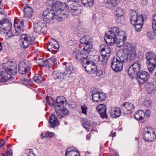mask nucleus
<instances>
[{
	"label": "nucleus",
	"mask_w": 156,
	"mask_h": 156,
	"mask_svg": "<svg viewBox=\"0 0 156 156\" xmlns=\"http://www.w3.org/2000/svg\"><path fill=\"white\" fill-rule=\"evenodd\" d=\"M119 29L118 27H114L112 28L111 30L107 33L104 36L105 42L111 46L116 43L117 47L119 48L123 45L124 46L126 43H126L125 44L123 40L119 38Z\"/></svg>",
	"instance_id": "2"
},
{
	"label": "nucleus",
	"mask_w": 156,
	"mask_h": 156,
	"mask_svg": "<svg viewBox=\"0 0 156 156\" xmlns=\"http://www.w3.org/2000/svg\"><path fill=\"white\" fill-rule=\"evenodd\" d=\"M47 136L49 137L50 138L53 137L54 136V133L52 132H50L49 131L47 132Z\"/></svg>",
	"instance_id": "54"
},
{
	"label": "nucleus",
	"mask_w": 156,
	"mask_h": 156,
	"mask_svg": "<svg viewBox=\"0 0 156 156\" xmlns=\"http://www.w3.org/2000/svg\"><path fill=\"white\" fill-rule=\"evenodd\" d=\"M66 156H80V153L73 147H68L65 153Z\"/></svg>",
	"instance_id": "20"
},
{
	"label": "nucleus",
	"mask_w": 156,
	"mask_h": 156,
	"mask_svg": "<svg viewBox=\"0 0 156 156\" xmlns=\"http://www.w3.org/2000/svg\"><path fill=\"white\" fill-rule=\"evenodd\" d=\"M135 108L134 105L129 102H125L121 105L122 112L125 115L132 113Z\"/></svg>",
	"instance_id": "10"
},
{
	"label": "nucleus",
	"mask_w": 156,
	"mask_h": 156,
	"mask_svg": "<svg viewBox=\"0 0 156 156\" xmlns=\"http://www.w3.org/2000/svg\"><path fill=\"white\" fill-rule=\"evenodd\" d=\"M5 141L4 140H2L0 141V147H2L5 143Z\"/></svg>",
	"instance_id": "57"
},
{
	"label": "nucleus",
	"mask_w": 156,
	"mask_h": 156,
	"mask_svg": "<svg viewBox=\"0 0 156 156\" xmlns=\"http://www.w3.org/2000/svg\"><path fill=\"white\" fill-rule=\"evenodd\" d=\"M115 132H113V131H112L111 133L110 134L109 136H112V137H114L115 136Z\"/></svg>",
	"instance_id": "59"
},
{
	"label": "nucleus",
	"mask_w": 156,
	"mask_h": 156,
	"mask_svg": "<svg viewBox=\"0 0 156 156\" xmlns=\"http://www.w3.org/2000/svg\"><path fill=\"white\" fill-rule=\"evenodd\" d=\"M125 11L124 10L120 7L116 8L113 12V14L116 17L123 16L124 15Z\"/></svg>",
	"instance_id": "31"
},
{
	"label": "nucleus",
	"mask_w": 156,
	"mask_h": 156,
	"mask_svg": "<svg viewBox=\"0 0 156 156\" xmlns=\"http://www.w3.org/2000/svg\"><path fill=\"white\" fill-rule=\"evenodd\" d=\"M34 41L33 37L26 34H22L20 37L19 44L21 47L24 49L28 48L30 45L33 44Z\"/></svg>",
	"instance_id": "5"
},
{
	"label": "nucleus",
	"mask_w": 156,
	"mask_h": 156,
	"mask_svg": "<svg viewBox=\"0 0 156 156\" xmlns=\"http://www.w3.org/2000/svg\"><path fill=\"white\" fill-rule=\"evenodd\" d=\"M147 63L149 72L151 73H153L154 69L156 67V58L149 61H147Z\"/></svg>",
	"instance_id": "23"
},
{
	"label": "nucleus",
	"mask_w": 156,
	"mask_h": 156,
	"mask_svg": "<svg viewBox=\"0 0 156 156\" xmlns=\"http://www.w3.org/2000/svg\"><path fill=\"white\" fill-rule=\"evenodd\" d=\"M87 62L83 63L82 65L86 71L89 73L95 72L97 69V67L95 63L92 61H89V60H87Z\"/></svg>",
	"instance_id": "11"
},
{
	"label": "nucleus",
	"mask_w": 156,
	"mask_h": 156,
	"mask_svg": "<svg viewBox=\"0 0 156 156\" xmlns=\"http://www.w3.org/2000/svg\"><path fill=\"white\" fill-rule=\"evenodd\" d=\"M52 76L54 79L58 80H60L64 79L62 73L57 71H54L53 72Z\"/></svg>",
	"instance_id": "33"
},
{
	"label": "nucleus",
	"mask_w": 156,
	"mask_h": 156,
	"mask_svg": "<svg viewBox=\"0 0 156 156\" xmlns=\"http://www.w3.org/2000/svg\"><path fill=\"white\" fill-rule=\"evenodd\" d=\"M122 112L121 109L118 108H112L110 111V115L112 118H116L119 117Z\"/></svg>",
	"instance_id": "28"
},
{
	"label": "nucleus",
	"mask_w": 156,
	"mask_h": 156,
	"mask_svg": "<svg viewBox=\"0 0 156 156\" xmlns=\"http://www.w3.org/2000/svg\"><path fill=\"white\" fill-rule=\"evenodd\" d=\"M6 72H8L9 73L15 75L16 74L17 72V68H15L13 69H11V68H9V70H6Z\"/></svg>",
	"instance_id": "49"
},
{
	"label": "nucleus",
	"mask_w": 156,
	"mask_h": 156,
	"mask_svg": "<svg viewBox=\"0 0 156 156\" xmlns=\"http://www.w3.org/2000/svg\"><path fill=\"white\" fill-rule=\"evenodd\" d=\"M92 99L94 101L98 102L104 101L106 98L105 94L101 93L98 91H92Z\"/></svg>",
	"instance_id": "13"
},
{
	"label": "nucleus",
	"mask_w": 156,
	"mask_h": 156,
	"mask_svg": "<svg viewBox=\"0 0 156 156\" xmlns=\"http://www.w3.org/2000/svg\"><path fill=\"white\" fill-rule=\"evenodd\" d=\"M3 12V9L0 8V14H2Z\"/></svg>",
	"instance_id": "63"
},
{
	"label": "nucleus",
	"mask_w": 156,
	"mask_h": 156,
	"mask_svg": "<svg viewBox=\"0 0 156 156\" xmlns=\"http://www.w3.org/2000/svg\"><path fill=\"white\" fill-rule=\"evenodd\" d=\"M82 112L84 114H87V107L85 105H83L81 107Z\"/></svg>",
	"instance_id": "51"
},
{
	"label": "nucleus",
	"mask_w": 156,
	"mask_h": 156,
	"mask_svg": "<svg viewBox=\"0 0 156 156\" xmlns=\"http://www.w3.org/2000/svg\"><path fill=\"white\" fill-rule=\"evenodd\" d=\"M154 84L153 83H148L145 85L146 89L149 93L154 92L156 90Z\"/></svg>",
	"instance_id": "34"
},
{
	"label": "nucleus",
	"mask_w": 156,
	"mask_h": 156,
	"mask_svg": "<svg viewBox=\"0 0 156 156\" xmlns=\"http://www.w3.org/2000/svg\"><path fill=\"white\" fill-rule=\"evenodd\" d=\"M116 58L120 62L125 63L127 62L128 58L130 61H133L136 55L135 47L131 43L125 44L121 52V54Z\"/></svg>",
	"instance_id": "3"
},
{
	"label": "nucleus",
	"mask_w": 156,
	"mask_h": 156,
	"mask_svg": "<svg viewBox=\"0 0 156 156\" xmlns=\"http://www.w3.org/2000/svg\"><path fill=\"white\" fill-rule=\"evenodd\" d=\"M3 22L4 23L2 26L3 27L0 29V34H5L7 31L11 30L12 27V24L7 19L5 18L3 19Z\"/></svg>",
	"instance_id": "17"
},
{
	"label": "nucleus",
	"mask_w": 156,
	"mask_h": 156,
	"mask_svg": "<svg viewBox=\"0 0 156 156\" xmlns=\"http://www.w3.org/2000/svg\"><path fill=\"white\" fill-rule=\"evenodd\" d=\"M150 114V111L149 109H146V112L145 115L146 114V116H149Z\"/></svg>",
	"instance_id": "60"
},
{
	"label": "nucleus",
	"mask_w": 156,
	"mask_h": 156,
	"mask_svg": "<svg viewBox=\"0 0 156 156\" xmlns=\"http://www.w3.org/2000/svg\"><path fill=\"white\" fill-rule=\"evenodd\" d=\"M2 43L0 42V51H1L2 49Z\"/></svg>",
	"instance_id": "64"
},
{
	"label": "nucleus",
	"mask_w": 156,
	"mask_h": 156,
	"mask_svg": "<svg viewBox=\"0 0 156 156\" xmlns=\"http://www.w3.org/2000/svg\"><path fill=\"white\" fill-rule=\"evenodd\" d=\"M82 3L84 6L88 7H90L93 5L94 0H81Z\"/></svg>",
	"instance_id": "39"
},
{
	"label": "nucleus",
	"mask_w": 156,
	"mask_h": 156,
	"mask_svg": "<svg viewBox=\"0 0 156 156\" xmlns=\"http://www.w3.org/2000/svg\"><path fill=\"white\" fill-rule=\"evenodd\" d=\"M11 68V69H13L15 68H17V66L15 63L11 62L9 66H8L5 69L6 70H9V68Z\"/></svg>",
	"instance_id": "47"
},
{
	"label": "nucleus",
	"mask_w": 156,
	"mask_h": 156,
	"mask_svg": "<svg viewBox=\"0 0 156 156\" xmlns=\"http://www.w3.org/2000/svg\"><path fill=\"white\" fill-rule=\"evenodd\" d=\"M155 58H156V56L155 54L152 51L148 52L146 55L147 61H149Z\"/></svg>",
	"instance_id": "43"
},
{
	"label": "nucleus",
	"mask_w": 156,
	"mask_h": 156,
	"mask_svg": "<svg viewBox=\"0 0 156 156\" xmlns=\"http://www.w3.org/2000/svg\"><path fill=\"white\" fill-rule=\"evenodd\" d=\"M71 12L73 10H76V9H79V8L77 7L76 5H75L74 4H72L71 5Z\"/></svg>",
	"instance_id": "53"
},
{
	"label": "nucleus",
	"mask_w": 156,
	"mask_h": 156,
	"mask_svg": "<svg viewBox=\"0 0 156 156\" xmlns=\"http://www.w3.org/2000/svg\"><path fill=\"white\" fill-rule=\"evenodd\" d=\"M56 112L58 118L61 119L68 113V111L64 107L60 106L56 109Z\"/></svg>",
	"instance_id": "22"
},
{
	"label": "nucleus",
	"mask_w": 156,
	"mask_h": 156,
	"mask_svg": "<svg viewBox=\"0 0 156 156\" xmlns=\"http://www.w3.org/2000/svg\"><path fill=\"white\" fill-rule=\"evenodd\" d=\"M3 19L2 20H0V27H1L3 26Z\"/></svg>",
	"instance_id": "62"
},
{
	"label": "nucleus",
	"mask_w": 156,
	"mask_h": 156,
	"mask_svg": "<svg viewBox=\"0 0 156 156\" xmlns=\"http://www.w3.org/2000/svg\"><path fill=\"white\" fill-rule=\"evenodd\" d=\"M149 78V75L147 72L143 71L137 76V80L139 83L143 84Z\"/></svg>",
	"instance_id": "15"
},
{
	"label": "nucleus",
	"mask_w": 156,
	"mask_h": 156,
	"mask_svg": "<svg viewBox=\"0 0 156 156\" xmlns=\"http://www.w3.org/2000/svg\"><path fill=\"white\" fill-rule=\"evenodd\" d=\"M81 122L82 126L86 130H89L90 129V124L87 119L85 118L83 119L82 120Z\"/></svg>",
	"instance_id": "37"
},
{
	"label": "nucleus",
	"mask_w": 156,
	"mask_h": 156,
	"mask_svg": "<svg viewBox=\"0 0 156 156\" xmlns=\"http://www.w3.org/2000/svg\"><path fill=\"white\" fill-rule=\"evenodd\" d=\"M111 66L115 72H119L123 69V63L119 61L116 57H114L112 59Z\"/></svg>",
	"instance_id": "12"
},
{
	"label": "nucleus",
	"mask_w": 156,
	"mask_h": 156,
	"mask_svg": "<svg viewBox=\"0 0 156 156\" xmlns=\"http://www.w3.org/2000/svg\"><path fill=\"white\" fill-rule=\"evenodd\" d=\"M24 12L25 17L28 18L31 17L34 14L33 9L29 6L26 7L24 8Z\"/></svg>",
	"instance_id": "30"
},
{
	"label": "nucleus",
	"mask_w": 156,
	"mask_h": 156,
	"mask_svg": "<svg viewBox=\"0 0 156 156\" xmlns=\"http://www.w3.org/2000/svg\"><path fill=\"white\" fill-rule=\"evenodd\" d=\"M95 72L96 73V75L98 76H101L103 74L102 71L100 69H97Z\"/></svg>",
	"instance_id": "52"
},
{
	"label": "nucleus",
	"mask_w": 156,
	"mask_h": 156,
	"mask_svg": "<svg viewBox=\"0 0 156 156\" xmlns=\"http://www.w3.org/2000/svg\"><path fill=\"white\" fill-rule=\"evenodd\" d=\"M34 80L37 83H40L44 81V79L41 75L35 74L33 77Z\"/></svg>",
	"instance_id": "41"
},
{
	"label": "nucleus",
	"mask_w": 156,
	"mask_h": 156,
	"mask_svg": "<svg viewBox=\"0 0 156 156\" xmlns=\"http://www.w3.org/2000/svg\"><path fill=\"white\" fill-rule=\"evenodd\" d=\"M152 23L153 30L156 35V14H154L153 16Z\"/></svg>",
	"instance_id": "45"
},
{
	"label": "nucleus",
	"mask_w": 156,
	"mask_h": 156,
	"mask_svg": "<svg viewBox=\"0 0 156 156\" xmlns=\"http://www.w3.org/2000/svg\"><path fill=\"white\" fill-rule=\"evenodd\" d=\"M110 52L111 48L109 46L107 47L103 48L101 49V52H102V53L105 54L106 55H108V57L109 58L110 55Z\"/></svg>",
	"instance_id": "40"
},
{
	"label": "nucleus",
	"mask_w": 156,
	"mask_h": 156,
	"mask_svg": "<svg viewBox=\"0 0 156 156\" xmlns=\"http://www.w3.org/2000/svg\"><path fill=\"white\" fill-rule=\"evenodd\" d=\"M45 25L44 23L41 21L35 23L34 26V31L39 34L41 32H45L46 27H45Z\"/></svg>",
	"instance_id": "19"
},
{
	"label": "nucleus",
	"mask_w": 156,
	"mask_h": 156,
	"mask_svg": "<svg viewBox=\"0 0 156 156\" xmlns=\"http://www.w3.org/2000/svg\"><path fill=\"white\" fill-rule=\"evenodd\" d=\"M90 52H89L87 53V51H85L83 50V48L82 52L78 50H76L73 52V56L78 61L82 64L85 63V62H87V60H89L90 57H89L88 55Z\"/></svg>",
	"instance_id": "4"
},
{
	"label": "nucleus",
	"mask_w": 156,
	"mask_h": 156,
	"mask_svg": "<svg viewBox=\"0 0 156 156\" xmlns=\"http://www.w3.org/2000/svg\"><path fill=\"white\" fill-rule=\"evenodd\" d=\"M25 153L27 156H36L31 149H26Z\"/></svg>",
	"instance_id": "46"
},
{
	"label": "nucleus",
	"mask_w": 156,
	"mask_h": 156,
	"mask_svg": "<svg viewBox=\"0 0 156 156\" xmlns=\"http://www.w3.org/2000/svg\"><path fill=\"white\" fill-rule=\"evenodd\" d=\"M47 102L49 105L53 104L54 103V100L53 98L51 97H49L46 98Z\"/></svg>",
	"instance_id": "48"
},
{
	"label": "nucleus",
	"mask_w": 156,
	"mask_h": 156,
	"mask_svg": "<svg viewBox=\"0 0 156 156\" xmlns=\"http://www.w3.org/2000/svg\"><path fill=\"white\" fill-rule=\"evenodd\" d=\"M66 101V98L62 96L57 97L56 100V103L58 104L57 105L58 106L63 105Z\"/></svg>",
	"instance_id": "36"
},
{
	"label": "nucleus",
	"mask_w": 156,
	"mask_h": 156,
	"mask_svg": "<svg viewBox=\"0 0 156 156\" xmlns=\"http://www.w3.org/2000/svg\"><path fill=\"white\" fill-rule=\"evenodd\" d=\"M119 38L120 39V40H122L123 41V42H124L125 41H126V36H121L119 35Z\"/></svg>",
	"instance_id": "55"
},
{
	"label": "nucleus",
	"mask_w": 156,
	"mask_h": 156,
	"mask_svg": "<svg viewBox=\"0 0 156 156\" xmlns=\"http://www.w3.org/2000/svg\"><path fill=\"white\" fill-rule=\"evenodd\" d=\"M130 22L131 24L134 25L136 23L142 22L141 20L144 19L142 15H140L138 16L137 13L136 12H132L130 17Z\"/></svg>",
	"instance_id": "16"
},
{
	"label": "nucleus",
	"mask_w": 156,
	"mask_h": 156,
	"mask_svg": "<svg viewBox=\"0 0 156 156\" xmlns=\"http://www.w3.org/2000/svg\"><path fill=\"white\" fill-rule=\"evenodd\" d=\"M51 10L54 12L55 19L59 22L63 21L68 18L69 16L66 4L58 0H54L52 2Z\"/></svg>",
	"instance_id": "1"
},
{
	"label": "nucleus",
	"mask_w": 156,
	"mask_h": 156,
	"mask_svg": "<svg viewBox=\"0 0 156 156\" xmlns=\"http://www.w3.org/2000/svg\"><path fill=\"white\" fill-rule=\"evenodd\" d=\"M68 2H78L80 0H67Z\"/></svg>",
	"instance_id": "61"
},
{
	"label": "nucleus",
	"mask_w": 156,
	"mask_h": 156,
	"mask_svg": "<svg viewBox=\"0 0 156 156\" xmlns=\"http://www.w3.org/2000/svg\"><path fill=\"white\" fill-rule=\"evenodd\" d=\"M6 33L7 34L6 37L8 38H9L12 36H18L20 34H17V31H15V30H12V31H11V30L8 31H7V32H5V33Z\"/></svg>",
	"instance_id": "42"
},
{
	"label": "nucleus",
	"mask_w": 156,
	"mask_h": 156,
	"mask_svg": "<svg viewBox=\"0 0 156 156\" xmlns=\"http://www.w3.org/2000/svg\"><path fill=\"white\" fill-rule=\"evenodd\" d=\"M142 136L145 141L151 142L156 138V135L154 129L151 127H147L144 129Z\"/></svg>",
	"instance_id": "7"
},
{
	"label": "nucleus",
	"mask_w": 156,
	"mask_h": 156,
	"mask_svg": "<svg viewBox=\"0 0 156 156\" xmlns=\"http://www.w3.org/2000/svg\"><path fill=\"white\" fill-rule=\"evenodd\" d=\"M56 62V59L54 57H51L45 60H42L41 65L43 67L50 66Z\"/></svg>",
	"instance_id": "26"
},
{
	"label": "nucleus",
	"mask_w": 156,
	"mask_h": 156,
	"mask_svg": "<svg viewBox=\"0 0 156 156\" xmlns=\"http://www.w3.org/2000/svg\"><path fill=\"white\" fill-rule=\"evenodd\" d=\"M49 122L50 124L49 126L51 128H54L57 126L59 125V122L56 116L55 115H52L50 116Z\"/></svg>",
	"instance_id": "25"
},
{
	"label": "nucleus",
	"mask_w": 156,
	"mask_h": 156,
	"mask_svg": "<svg viewBox=\"0 0 156 156\" xmlns=\"http://www.w3.org/2000/svg\"><path fill=\"white\" fill-rule=\"evenodd\" d=\"M144 20H141L142 22H140L136 23L135 25V29L136 31L139 32L141 30V29L142 28L143 25L144 24Z\"/></svg>",
	"instance_id": "38"
},
{
	"label": "nucleus",
	"mask_w": 156,
	"mask_h": 156,
	"mask_svg": "<svg viewBox=\"0 0 156 156\" xmlns=\"http://www.w3.org/2000/svg\"><path fill=\"white\" fill-rule=\"evenodd\" d=\"M66 69L64 71H62L63 75L64 76L69 77L70 74L72 73L73 67V66L69 63L67 64Z\"/></svg>",
	"instance_id": "27"
},
{
	"label": "nucleus",
	"mask_w": 156,
	"mask_h": 156,
	"mask_svg": "<svg viewBox=\"0 0 156 156\" xmlns=\"http://www.w3.org/2000/svg\"><path fill=\"white\" fill-rule=\"evenodd\" d=\"M7 156H12V152L11 151H7L6 152Z\"/></svg>",
	"instance_id": "58"
},
{
	"label": "nucleus",
	"mask_w": 156,
	"mask_h": 156,
	"mask_svg": "<svg viewBox=\"0 0 156 156\" xmlns=\"http://www.w3.org/2000/svg\"><path fill=\"white\" fill-rule=\"evenodd\" d=\"M59 47L58 43L54 39L51 38L48 44V49L50 51L56 50Z\"/></svg>",
	"instance_id": "21"
},
{
	"label": "nucleus",
	"mask_w": 156,
	"mask_h": 156,
	"mask_svg": "<svg viewBox=\"0 0 156 156\" xmlns=\"http://www.w3.org/2000/svg\"><path fill=\"white\" fill-rule=\"evenodd\" d=\"M92 41V39L89 35H84L80 40V43L85 45L84 46L83 50L87 51V53L92 50L93 46Z\"/></svg>",
	"instance_id": "6"
},
{
	"label": "nucleus",
	"mask_w": 156,
	"mask_h": 156,
	"mask_svg": "<svg viewBox=\"0 0 156 156\" xmlns=\"http://www.w3.org/2000/svg\"><path fill=\"white\" fill-rule=\"evenodd\" d=\"M141 65L138 62H135L129 67L128 73L130 78L133 79L139 73Z\"/></svg>",
	"instance_id": "8"
},
{
	"label": "nucleus",
	"mask_w": 156,
	"mask_h": 156,
	"mask_svg": "<svg viewBox=\"0 0 156 156\" xmlns=\"http://www.w3.org/2000/svg\"><path fill=\"white\" fill-rule=\"evenodd\" d=\"M101 55L98 57L99 60L101 62H106L108 60L109 57H108V55H105L102 53V52L101 53Z\"/></svg>",
	"instance_id": "44"
},
{
	"label": "nucleus",
	"mask_w": 156,
	"mask_h": 156,
	"mask_svg": "<svg viewBox=\"0 0 156 156\" xmlns=\"http://www.w3.org/2000/svg\"><path fill=\"white\" fill-rule=\"evenodd\" d=\"M49 13V12L48 11V10H45L44 11L43 13V16H44V17H45L46 16L47 14Z\"/></svg>",
	"instance_id": "56"
},
{
	"label": "nucleus",
	"mask_w": 156,
	"mask_h": 156,
	"mask_svg": "<svg viewBox=\"0 0 156 156\" xmlns=\"http://www.w3.org/2000/svg\"><path fill=\"white\" fill-rule=\"evenodd\" d=\"M31 62L24 61L20 62L18 66V71L22 74H26L29 72L32 68Z\"/></svg>",
	"instance_id": "9"
},
{
	"label": "nucleus",
	"mask_w": 156,
	"mask_h": 156,
	"mask_svg": "<svg viewBox=\"0 0 156 156\" xmlns=\"http://www.w3.org/2000/svg\"><path fill=\"white\" fill-rule=\"evenodd\" d=\"M12 76L7 72L3 71L0 74V82H4L10 79Z\"/></svg>",
	"instance_id": "29"
},
{
	"label": "nucleus",
	"mask_w": 156,
	"mask_h": 156,
	"mask_svg": "<svg viewBox=\"0 0 156 156\" xmlns=\"http://www.w3.org/2000/svg\"><path fill=\"white\" fill-rule=\"evenodd\" d=\"M54 18L55 19L54 12L51 10V11L47 14V15L44 17V20L47 23H52L54 22Z\"/></svg>",
	"instance_id": "24"
},
{
	"label": "nucleus",
	"mask_w": 156,
	"mask_h": 156,
	"mask_svg": "<svg viewBox=\"0 0 156 156\" xmlns=\"http://www.w3.org/2000/svg\"><path fill=\"white\" fill-rule=\"evenodd\" d=\"M96 109L101 118L103 119L107 118V115L106 113V107L105 104H101L98 105Z\"/></svg>",
	"instance_id": "18"
},
{
	"label": "nucleus",
	"mask_w": 156,
	"mask_h": 156,
	"mask_svg": "<svg viewBox=\"0 0 156 156\" xmlns=\"http://www.w3.org/2000/svg\"><path fill=\"white\" fill-rule=\"evenodd\" d=\"M145 116V113L142 110L137 111L134 114L135 119L139 121L143 120Z\"/></svg>",
	"instance_id": "32"
},
{
	"label": "nucleus",
	"mask_w": 156,
	"mask_h": 156,
	"mask_svg": "<svg viewBox=\"0 0 156 156\" xmlns=\"http://www.w3.org/2000/svg\"><path fill=\"white\" fill-rule=\"evenodd\" d=\"M24 20L22 19L16 18L14 20V27L17 34H20L23 30Z\"/></svg>",
	"instance_id": "14"
},
{
	"label": "nucleus",
	"mask_w": 156,
	"mask_h": 156,
	"mask_svg": "<svg viewBox=\"0 0 156 156\" xmlns=\"http://www.w3.org/2000/svg\"><path fill=\"white\" fill-rule=\"evenodd\" d=\"M106 4L108 8L113 9L117 3L116 0H106Z\"/></svg>",
	"instance_id": "35"
},
{
	"label": "nucleus",
	"mask_w": 156,
	"mask_h": 156,
	"mask_svg": "<svg viewBox=\"0 0 156 156\" xmlns=\"http://www.w3.org/2000/svg\"><path fill=\"white\" fill-rule=\"evenodd\" d=\"M81 11H80V9H76V10H74V11H73L72 12H71L73 16H77V15L79 14L80 13H81Z\"/></svg>",
	"instance_id": "50"
}]
</instances>
